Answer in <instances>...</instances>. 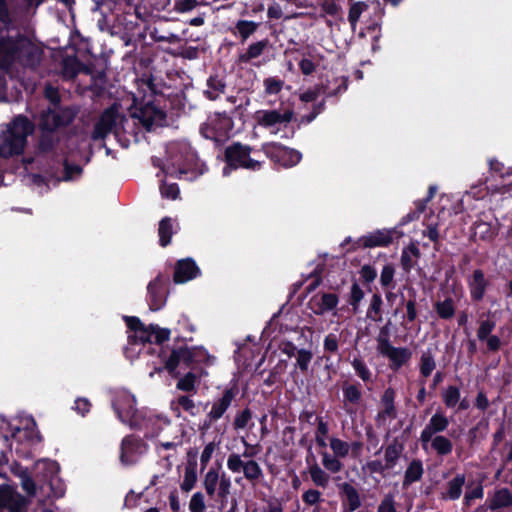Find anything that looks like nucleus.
<instances>
[{
	"label": "nucleus",
	"mask_w": 512,
	"mask_h": 512,
	"mask_svg": "<svg viewBox=\"0 0 512 512\" xmlns=\"http://www.w3.org/2000/svg\"><path fill=\"white\" fill-rule=\"evenodd\" d=\"M43 50L26 35L0 37V89H7L6 75L14 62L26 68L36 69L41 62Z\"/></svg>",
	"instance_id": "obj_1"
},
{
	"label": "nucleus",
	"mask_w": 512,
	"mask_h": 512,
	"mask_svg": "<svg viewBox=\"0 0 512 512\" xmlns=\"http://www.w3.org/2000/svg\"><path fill=\"white\" fill-rule=\"evenodd\" d=\"M34 131L33 123L24 115H18L7 125L2 132L0 143V158L9 159L24 152L27 138Z\"/></svg>",
	"instance_id": "obj_2"
},
{
	"label": "nucleus",
	"mask_w": 512,
	"mask_h": 512,
	"mask_svg": "<svg viewBox=\"0 0 512 512\" xmlns=\"http://www.w3.org/2000/svg\"><path fill=\"white\" fill-rule=\"evenodd\" d=\"M211 359L208 351L202 346L189 347L187 343L173 345L170 355L165 359V368L172 378H178L180 363L186 368H193L195 364H208Z\"/></svg>",
	"instance_id": "obj_3"
},
{
	"label": "nucleus",
	"mask_w": 512,
	"mask_h": 512,
	"mask_svg": "<svg viewBox=\"0 0 512 512\" xmlns=\"http://www.w3.org/2000/svg\"><path fill=\"white\" fill-rule=\"evenodd\" d=\"M78 113L79 108L74 105L47 107L39 113L38 127L41 132H57L70 126Z\"/></svg>",
	"instance_id": "obj_4"
},
{
	"label": "nucleus",
	"mask_w": 512,
	"mask_h": 512,
	"mask_svg": "<svg viewBox=\"0 0 512 512\" xmlns=\"http://www.w3.org/2000/svg\"><path fill=\"white\" fill-rule=\"evenodd\" d=\"M251 152L252 148L241 142H234L227 146L224 151L225 166L223 174L227 176L231 171L239 168L253 172L259 171L263 166V162L251 158Z\"/></svg>",
	"instance_id": "obj_5"
},
{
	"label": "nucleus",
	"mask_w": 512,
	"mask_h": 512,
	"mask_svg": "<svg viewBox=\"0 0 512 512\" xmlns=\"http://www.w3.org/2000/svg\"><path fill=\"white\" fill-rule=\"evenodd\" d=\"M233 128L234 122L229 114L216 112L200 126V133L204 138L212 140L216 146H221L230 138Z\"/></svg>",
	"instance_id": "obj_6"
},
{
	"label": "nucleus",
	"mask_w": 512,
	"mask_h": 512,
	"mask_svg": "<svg viewBox=\"0 0 512 512\" xmlns=\"http://www.w3.org/2000/svg\"><path fill=\"white\" fill-rule=\"evenodd\" d=\"M130 115L137 119L147 131H151L155 126H162L167 117L166 112L151 99L141 102L134 99Z\"/></svg>",
	"instance_id": "obj_7"
},
{
	"label": "nucleus",
	"mask_w": 512,
	"mask_h": 512,
	"mask_svg": "<svg viewBox=\"0 0 512 512\" xmlns=\"http://www.w3.org/2000/svg\"><path fill=\"white\" fill-rule=\"evenodd\" d=\"M126 123H128V119L124 115L121 116L119 114L116 106L108 107L101 113L99 119L94 124L91 139L94 141L104 140L112 132L117 135L120 129L125 131Z\"/></svg>",
	"instance_id": "obj_8"
},
{
	"label": "nucleus",
	"mask_w": 512,
	"mask_h": 512,
	"mask_svg": "<svg viewBox=\"0 0 512 512\" xmlns=\"http://www.w3.org/2000/svg\"><path fill=\"white\" fill-rule=\"evenodd\" d=\"M148 449V444L139 436L126 435L120 444L119 461L123 466H133L140 461Z\"/></svg>",
	"instance_id": "obj_9"
},
{
	"label": "nucleus",
	"mask_w": 512,
	"mask_h": 512,
	"mask_svg": "<svg viewBox=\"0 0 512 512\" xmlns=\"http://www.w3.org/2000/svg\"><path fill=\"white\" fill-rule=\"evenodd\" d=\"M262 150L267 158L283 168H291L302 159V154L298 150L276 142L264 144Z\"/></svg>",
	"instance_id": "obj_10"
},
{
	"label": "nucleus",
	"mask_w": 512,
	"mask_h": 512,
	"mask_svg": "<svg viewBox=\"0 0 512 512\" xmlns=\"http://www.w3.org/2000/svg\"><path fill=\"white\" fill-rule=\"evenodd\" d=\"M208 171V167L203 162L196 150L190 144L179 146V174L191 173V178H196Z\"/></svg>",
	"instance_id": "obj_11"
},
{
	"label": "nucleus",
	"mask_w": 512,
	"mask_h": 512,
	"mask_svg": "<svg viewBox=\"0 0 512 512\" xmlns=\"http://www.w3.org/2000/svg\"><path fill=\"white\" fill-rule=\"evenodd\" d=\"M170 276L159 273L147 286L148 304L152 311L162 309L169 294Z\"/></svg>",
	"instance_id": "obj_12"
},
{
	"label": "nucleus",
	"mask_w": 512,
	"mask_h": 512,
	"mask_svg": "<svg viewBox=\"0 0 512 512\" xmlns=\"http://www.w3.org/2000/svg\"><path fill=\"white\" fill-rule=\"evenodd\" d=\"M335 88L330 87V81L326 84L315 86L313 89H308L300 95V100L305 103L314 102L321 94H325L326 97H337L338 95L346 92L348 89L349 79L346 76L335 78Z\"/></svg>",
	"instance_id": "obj_13"
},
{
	"label": "nucleus",
	"mask_w": 512,
	"mask_h": 512,
	"mask_svg": "<svg viewBox=\"0 0 512 512\" xmlns=\"http://www.w3.org/2000/svg\"><path fill=\"white\" fill-rule=\"evenodd\" d=\"M131 429L144 431L145 438H154L162 431L160 417L150 411L142 410L134 416Z\"/></svg>",
	"instance_id": "obj_14"
},
{
	"label": "nucleus",
	"mask_w": 512,
	"mask_h": 512,
	"mask_svg": "<svg viewBox=\"0 0 512 512\" xmlns=\"http://www.w3.org/2000/svg\"><path fill=\"white\" fill-rule=\"evenodd\" d=\"M294 112L286 109L283 112L278 110H258L255 112V120L257 124L263 128L270 129L281 124H288L292 121Z\"/></svg>",
	"instance_id": "obj_15"
},
{
	"label": "nucleus",
	"mask_w": 512,
	"mask_h": 512,
	"mask_svg": "<svg viewBox=\"0 0 512 512\" xmlns=\"http://www.w3.org/2000/svg\"><path fill=\"white\" fill-rule=\"evenodd\" d=\"M135 405L136 400L134 396L128 394L118 396L112 401V408L116 413L117 418L122 423L129 425V427L133 423L134 416L142 411L137 409Z\"/></svg>",
	"instance_id": "obj_16"
},
{
	"label": "nucleus",
	"mask_w": 512,
	"mask_h": 512,
	"mask_svg": "<svg viewBox=\"0 0 512 512\" xmlns=\"http://www.w3.org/2000/svg\"><path fill=\"white\" fill-rule=\"evenodd\" d=\"M466 281L471 301L474 303L481 302L490 287V281L486 277L485 272L480 268L475 269L467 277Z\"/></svg>",
	"instance_id": "obj_17"
},
{
	"label": "nucleus",
	"mask_w": 512,
	"mask_h": 512,
	"mask_svg": "<svg viewBox=\"0 0 512 512\" xmlns=\"http://www.w3.org/2000/svg\"><path fill=\"white\" fill-rule=\"evenodd\" d=\"M201 276V270L196 261L191 258L179 259L174 266L173 281L175 284H184Z\"/></svg>",
	"instance_id": "obj_18"
},
{
	"label": "nucleus",
	"mask_w": 512,
	"mask_h": 512,
	"mask_svg": "<svg viewBox=\"0 0 512 512\" xmlns=\"http://www.w3.org/2000/svg\"><path fill=\"white\" fill-rule=\"evenodd\" d=\"M395 232V229H377L360 237L357 244L362 248L388 247L393 242Z\"/></svg>",
	"instance_id": "obj_19"
},
{
	"label": "nucleus",
	"mask_w": 512,
	"mask_h": 512,
	"mask_svg": "<svg viewBox=\"0 0 512 512\" xmlns=\"http://www.w3.org/2000/svg\"><path fill=\"white\" fill-rule=\"evenodd\" d=\"M378 352L383 357L388 358L389 367L393 371L400 370L412 357V351L407 347H395L393 345H389Z\"/></svg>",
	"instance_id": "obj_20"
},
{
	"label": "nucleus",
	"mask_w": 512,
	"mask_h": 512,
	"mask_svg": "<svg viewBox=\"0 0 512 512\" xmlns=\"http://www.w3.org/2000/svg\"><path fill=\"white\" fill-rule=\"evenodd\" d=\"M339 303V297L335 293H319L309 301V307L316 315H324L334 310Z\"/></svg>",
	"instance_id": "obj_21"
},
{
	"label": "nucleus",
	"mask_w": 512,
	"mask_h": 512,
	"mask_svg": "<svg viewBox=\"0 0 512 512\" xmlns=\"http://www.w3.org/2000/svg\"><path fill=\"white\" fill-rule=\"evenodd\" d=\"M396 391L393 387H387L380 397L382 409L376 415V422L385 421L386 419H395L397 417V409L395 405Z\"/></svg>",
	"instance_id": "obj_22"
},
{
	"label": "nucleus",
	"mask_w": 512,
	"mask_h": 512,
	"mask_svg": "<svg viewBox=\"0 0 512 512\" xmlns=\"http://www.w3.org/2000/svg\"><path fill=\"white\" fill-rule=\"evenodd\" d=\"M238 394V387L233 385L232 387L226 388L222 396L213 403L211 410L208 412L211 419L219 420L230 407L232 401Z\"/></svg>",
	"instance_id": "obj_23"
},
{
	"label": "nucleus",
	"mask_w": 512,
	"mask_h": 512,
	"mask_svg": "<svg viewBox=\"0 0 512 512\" xmlns=\"http://www.w3.org/2000/svg\"><path fill=\"white\" fill-rule=\"evenodd\" d=\"M11 437L17 442H22L25 440L30 445H34L42 441V435L38 431L34 419H31L30 423L27 424L23 429L17 427L12 432Z\"/></svg>",
	"instance_id": "obj_24"
},
{
	"label": "nucleus",
	"mask_w": 512,
	"mask_h": 512,
	"mask_svg": "<svg viewBox=\"0 0 512 512\" xmlns=\"http://www.w3.org/2000/svg\"><path fill=\"white\" fill-rule=\"evenodd\" d=\"M339 494L348 510L353 512L361 506V498L358 490L350 483L344 482L338 485Z\"/></svg>",
	"instance_id": "obj_25"
},
{
	"label": "nucleus",
	"mask_w": 512,
	"mask_h": 512,
	"mask_svg": "<svg viewBox=\"0 0 512 512\" xmlns=\"http://www.w3.org/2000/svg\"><path fill=\"white\" fill-rule=\"evenodd\" d=\"M471 237L470 240L473 242L477 241V237L482 241H492L498 234L491 223L483 221L481 219L476 220L471 226Z\"/></svg>",
	"instance_id": "obj_26"
},
{
	"label": "nucleus",
	"mask_w": 512,
	"mask_h": 512,
	"mask_svg": "<svg viewBox=\"0 0 512 512\" xmlns=\"http://www.w3.org/2000/svg\"><path fill=\"white\" fill-rule=\"evenodd\" d=\"M343 403L348 405L358 406L362 402L363 392L362 385L359 382L350 383L344 381L342 384Z\"/></svg>",
	"instance_id": "obj_27"
},
{
	"label": "nucleus",
	"mask_w": 512,
	"mask_h": 512,
	"mask_svg": "<svg viewBox=\"0 0 512 512\" xmlns=\"http://www.w3.org/2000/svg\"><path fill=\"white\" fill-rule=\"evenodd\" d=\"M309 454L306 457L307 464L313 463L309 466V474L312 482L322 488H326L329 485L330 476L316 463L315 457L311 452V447H309Z\"/></svg>",
	"instance_id": "obj_28"
},
{
	"label": "nucleus",
	"mask_w": 512,
	"mask_h": 512,
	"mask_svg": "<svg viewBox=\"0 0 512 512\" xmlns=\"http://www.w3.org/2000/svg\"><path fill=\"white\" fill-rule=\"evenodd\" d=\"M404 449V440H401L399 437H394L384 450V460L387 467H390L391 469L395 467Z\"/></svg>",
	"instance_id": "obj_29"
},
{
	"label": "nucleus",
	"mask_w": 512,
	"mask_h": 512,
	"mask_svg": "<svg viewBox=\"0 0 512 512\" xmlns=\"http://www.w3.org/2000/svg\"><path fill=\"white\" fill-rule=\"evenodd\" d=\"M512 506V492L508 488L496 489L488 498L490 510H498Z\"/></svg>",
	"instance_id": "obj_30"
},
{
	"label": "nucleus",
	"mask_w": 512,
	"mask_h": 512,
	"mask_svg": "<svg viewBox=\"0 0 512 512\" xmlns=\"http://www.w3.org/2000/svg\"><path fill=\"white\" fill-rule=\"evenodd\" d=\"M420 257L421 252L418 246L415 243H410L407 247L403 248L401 253L400 263L402 269L406 273H410Z\"/></svg>",
	"instance_id": "obj_31"
},
{
	"label": "nucleus",
	"mask_w": 512,
	"mask_h": 512,
	"mask_svg": "<svg viewBox=\"0 0 512 512\" xmlns=\"http://www.w3.org/2000/svg\"><path fill=\"white\" fill-rule=\"evenodd\" d=\"M465 474H457L454 478L447 482L446 491L442 493V499L455 501L462 495L463 486L465 484Z\"/></svg>",
	"instance_id": "obj_32"
},
{
	"label": "nucleus",
	"mask_w": 512,
	"mask_h": 512,
	"mask_svg": "<svg viewBox=\"0 0 512 512\" xmlns=\"http://www.w3.org/2000/svg\"><path fill=\"white\" fill-rule=\"evenodd\" d=\"M226 83L223 78L219 75H211L207 79V89L204 91V95L207 99L215 101L221 94L225 92Z\"/></svg>",
	"instance_id": "obj_33"
},
{
	"label": "nucleus",
	"mask_w": 512,
	"mask_h": 512,
	"mask_svg": "<svg viewBox=\"0 0 512 512\" xmlns=\"http://www.w3.org/2000/svg\"><path fill=\"white\" fill-rule=\"evenodd\" d=\"M196 330L195 326L191 323L190 319L186 315H181L177 321V326L173 328V331L176 333V337L174 339V345H178V343H187L193 340L192 337H185L181 335L183 331H188L189 333H194Z\"/></svg>",
	"instance_id": "obj_34"
},
{
	"label": "nucleus",
	"mask_w": 512,
	"mask_h": 512,
	"mask_svg": "<svg viewBox=\"0 0 512 512\" xmlns=\"http://www.w3.org/2000/svg\"><path fill=\"white\" fill-rule=\"evenodd\" d=\"M268 44V39H263L261 41L250 44L246 52L239 55V63L247 64L250 63L253 59L258 58L263 54L264 50L268 47Z\"/></svg>",
	"instance_id": "obj_35"
},
{
	"label": "nucleus",
	"mask_w": 512,
	"mask_h": 512,
	"mask_svg": "<svg viewBox=\"0 0 512 512\" xmlns=\"http://www.w3.org/2000/svg\"><path fill=\"white\" fill-rule=\"evenodd\" d=\"M172 218L166 216L159 221L158 235L159 245L161 247H167L171 243L173 232Z\"/></svg>",
	"instance_id": "obj_36"
},
{
	"label": "nucleus",
	"mask_w": 512,
	"mask_h": 512,
	"mask_svg": "<svg viewBox=\"0 0 512 512\" xmlns=\"http://www.w3.org/2000/svg\"><path fill=\"white\" fill-rule=\"evenodd\" d=\"M434 309L440 319L449 320L455 315V302L452 297H446L443 301L436 302Z\"/></svg>",
	"instance_id": "obj_37"
},
{
	"label": "nucleus",
	"mask_w": 512,
	"mask_h": 512,
	"mask_svg": "<svg viewBox=\"0 0 512 512\" xmlns=\"http://www.w3.org/2000/svg\"><path fill=\"white\" fill-rule=\"evenodd\" d=\"M383 299L380 293H374L367 309L366 317L374 322L382 321Z\"/></svg>",
	"instance_id": "obj_38"
},
{
	"label": "nucleus",
	"mask_w": 512,
	"mask_h": 512,
	"mask_svg": "<svg viewBox=\"0 0 512 512\" xmlns=\"http://www.w3.org/2000/svg\"><path fill=\"white\" fill-rule=\"evenodd\" d=\"M423 475V464L421 460L414 459L408 465L404 474V484L409 485L419 481Z\"/></svg>",
	"instance_id": "obj_39"
},
{
	"label": "nucleus",
	"mask_w": 512,
	"mask_h": 512,
	"mask_svg": "<svg viewBox=\"0 0 512 512\" xmlns=\"http://www.w3.org/2000/svg\"><path fill=\"white\" fill-rule=\"evenodd\" d=\"M449 423L448 417L439 409L432 415L427 425L432 429V432L438 434L444 432L448 428Z\"/></svg>",
	"instance_id": "obj_40"
},
{
	"label": "nucleus",
	"mask_w": 512,
	"mask_h": 512,
	"mask_svg": "<svg viewBox=\"0 0 512 512\" xmlns=\"http://www.w3.org/2000/svg\"><path fill=\"white\" fill-rule=\"evenodd\" d=\"M432 449L440 456H446L453 450L450 439L442 435H436L431 442Z\"/></svg>",
	"instance_id": "obj_41"
},
{
	"label": "nucleus",
	"mask_w": 512,
	"mask_h": 512,
	"mask_svg": "<svg viewBox=\"0 0 512 512\" xmlns=\"http://www.w3.org/2000/svg\"><path fill=\"white\" fill-rule=\"evenodd\" d=\"M365 293L359 283L354 280L348 295L347 303L352 307L354 312H357L361 301L363 300Z\"/></svg>",
	"instance_id": "obj_42"
},
{
	"label": "nucleus",
	"mask_w": 512,
	"mask_h": 512,
	"mask_svg": "<svg viewBox=\"0 0 512 512\" xmlns=\"http://www.w3.org/2000/svg\"><path fill=\"white\" fill-rule=\"evenodd\" d=\"M435 368H436V362H435L434 356L431 353V351L427 350V351L423 352L420 357V364H419L421 376H423L424 378L429 377Z\"/></svg>",
	"instance_id": "obj_43"
},
{
	"label": "nucleus",
	"mask_w": 512,
	"mask_h": 512,
	"mask_svg": "<svg viewBox=\"0 0 512 512\" xmlns=\"http://www.w3.org/2000/svg\"><path fill=\"white\" fill-rule=\"evenodd\" d=\"M219 472L217 468L211 467L205 474L203 486L208 496L213 497L216 492V487L219 481Z\"/></svg>",
	"instance_id": "obj_44"
},
{
	"label": "nucleus",
	"mask_w": 512,
	"mask_h": 512,
	"mask_svg": "<svg viewBox=\"0 0 512 512\" xmlns=\"http://www.w3.org/2000/svg\"><path fill=\"white\" fill-rule=\"evenodd\" d=\"M149 328L152 336V344L154 343L160 346L170 339V335L173 331V329L161 328L158 324H149Z\"/></svg>",
	"instance_id": "obj_45"
},
{
	"label": "nucleus",
	"mask_w": 512,
	"mask_h": 512,
	"mask_svg": "<svg viewBox=\"0 0 512 512\" xmlns=\"http://www.w3.org/2000/svg\"><path fill=\"white\" fill-rule=\"evenodd\" d=\"M245 478L254 483L263 477V471L260 465L255 460L246 461L243 469Z\"/></svg>",
	"instance_id": "obj_46"
},
{
	"label": "nucleus",
	"mask_w": 512,
	"mask_h": 512,
	"mask_svg": "<svg viewBox=\"0 0 512 512\" xmlns=\"http://www.w3.org/2000/svg\"><path fill=\"white\" fill-rule=\"evenodd\" d=\"M351 365L356 373V375L364 382H373L372 372L367 367L366 363L361 357H355Z\"/></svg>",
	"instance_id": "obj_47"
},
{
	"label": "nucleus",
	"mask_w": 512,
	"mask_h": 512,
	"mask_svg": "<svg viewBox=\"0 0 512 512\" xmlns=\"http://www.w3.org/2000/svg\"><path fill=\"white\" fill-rule=\"evenodd\" d=\"M197 482V468H194V464L186 465L184 472V479L180 485L182 491L188 493L196 485Z\"/></svg>",
	"instance_id": "obj_48"
},
{
	"label": "nucleus",
	"mask_w": 512,
	"mask_h": 512,
	"mask_svg": "<svg viewBox=\"0 0 512 512\" xmlns=\"http://www.w3.org/2000/svg\"><path fill=\"white\" fill-rule=\"evenodd\" d=\"M321 456L322 465L327 471L331 473H338L342 470L343 463L339 460L340 457L331 455L327 451L321 452Z\"/></svg>",
	"instance_id": "obj_49"
},
{
	"label": "nucleus",
	"mask_w": 512,
	"mask_h": 512,
	"mask_svg": "<svg viewBox=\"0 0 512 512\" xmlns=\"http://www.w3.org/2000/svg\"><path fill=\"white\" fill-rule=\"evenodd\" d=\"M461 393L457 386L450 385L442 393L443 403L447 408H454L460 401Z\"/></svg>",
	"instance_id": "obj_50"
},
{
	"label": "nucleus",
	"mask_w": 512,
	"mask_h": 512,
	"mask_svg": "<svg viewBox=\"0 0 512 512\" xmlns=\"http://www.w3.org/2000/svg\"><path fill=\"white\" fill-rule=\"evenodd\" d=\"M259 24L249 20H239L236 23V29L241 37L242 42L246 41L252 34L256 32Z\"/></svg>",
	"instance_id": "obj_51"
},
{
	"label": "nucleus",
	"mask_w": 512,
	"mask_h": 512,
	"mask_svg": "<svg viewBox=\"0 0 512 512\" xmlns=\"http://www.w3.org/2000/svg\"><path fill=\"white\" fill-rule=\"evenodd\" d=\"M178 382L176 384V388L183 392H192L195 391L197 375L192 371L187 372L184 376L178 377Z\"/></svg>",
	"instance_id": "obj_52"
},
{
	"label": "nucleus",
	"mask_w": 512,
	"mask_h": 512,
	"mask_svg": "<svg viewBox=\"0 0 512 512\" xmlns=\"http://www.w3.org/2000/svg\"><path fill=\"white\" fill-rule=\"evenodd\" d=\"M395 268L393 264L388 263L383 266L381 274H380V284L383 288H395L394 282Z\"/></svg>",
	"instance_id": "obj_53"
},
{
	"label": "nucleus",
	"mask_w": 512,
	"mask_h": 512,
	"mask_svg": "<svg viewBox=\"0 0 512 512\" xmlns=\"http://www.w3.org/2000/svg\"><path fill=\"white\" fill-rule=\"evenodd\" d=\"M284 84V80L278 77H267L263 81L264 92L267 95H276L282 91Z\"/></svg>",
	"instance_id": "obj_54"
},
{
	"label": "nucleus",
	"mask_w": 512,
	"mask_h": 512,
	"mask_svg": "<svg viewBox=\"0 0 512 512\" xmlns=\"http://www.w3.org/2000/svg\"><path fill=\"white\" fill-rule=\"evenodd\" d=\"M54 132H41L38 141V150L41 153H50L56 146V141L53 137Z\"/></svg>",
	"instance_id": "obj_55"
},
{
	"label": "nucleus",
	"mask_w": 512,
	"mask_h": 512,
	"mask_svg": "<svg viewBox=\"0 0 512 512\" xmlns=\"http://www.w3.org/2000/svg\"><path fill=\"white\" fill-rule=\"evenodd\" d=\"M128 342L130 344H152V336L150 332L149 325H144L139 331L135 334H131L128 336Z\"/></svg>",
	"instance_id": "obj_56"
},
{
	"label": "nucleus",
	"mask_w": 512,
	"mask_h": 512,
	"mask_svg": "<svg viewBox=\"0 0 512 512\" xmlns=\"http://www.w3.org/2000/svg\"><path fill=\"white\" fill-rule=\"evenodd\" d=\"M330 448L333 451V455L340 458L347 457L350 451L349 444L336 437L330 438Z\"/></svg>",
	"instance_id": "obj_57"
},
{
	"label": "nucleus",
	"mask_w": 512,
	"mask_h": 512,
	"mask_svg": "<svg viewBox=\"0 0 512 512\" xmlns=\"http://www.w3.org/2000/svg\"><path fill=\"white\" fill-rule=\"evenodd\" d=\"M368 8L365 2H356L350 6L348 13V21L352 27H355L361 14Z\"/></svg>",
	"instance_id": "obj_58"
},
{
	"label": "nucleus",
	"mask_w": 512,
	"mask_h": 512,
	"mask_svg": "<svg viewBox=\"0 0 512 512\" xmlns=\"http://www.w3.org/2000/svg\"><path fill=\"white\" fill-rule=\"evenodd\" d=\"M252 419L251 410L246 407L242 411L238 412L234 418L233 427L235 430L245 429L250 420Z\"/></svg>",
	"instance_id": "obj_59"
},
{
	"label": "nucleus",
	"mask_w": 512,
	"mask_h": 512,
	"mask_svg": "<svg viewBox=\"0 0 512 512\" xmlns=\"http://www.w3.org/2000/svg\"><path fill=\"white\" fill-rule=\"evenodd\" d=\"M496 327L495 320L486 319L480 322L477 329V338L479 341H484L488 336L492 335V331Z\"/></svg>",
	"instance_id": "obj_60"
},
{
	"label": "nucleus",
	"mask_w": 512,
	"mask_h": 512,
	"mask_svg": "<svg viewBox=\"0 0 512 512\" xmlns=\"http://www.w3.org/2000/svg\"><path fill=\"white\" fill-rule=\"evenodd\" d=\"M26 505L27 501L25 497L12 491L11 501L9 502V505H7L6 509H8L9 512H22Z\"/></svg>",
	"instance_id": "obj_61"
},
{
	"label": "nucleus",
	"mask_w": 512,
	"mask_h": 512,
	"mask_svg": "<svg viewBox=\"0 0 512 512\" xmlns=\"http://www.w3.org/2000/svg\"><path fill=\"white\" fill-rule=\"evenodd\" d=\"M320 8L326 15L334 18H338L342 12L341 6L335 0H324Z\"/></svg>",
	"instance_id": "obj_62"
},
{
	"label": "nucleus",
	"mask_w": 512,
	"mask_h": 512,
	"mask_svg": "<svg viewBox=\"0 0 512 512\" xmlns=\"http://www.w3.org/2000/svg\"><path fill=\"white\" fill-rule=\"evenodd\" d=\"M190 512H205L206 504L204 495L201 492H196L192 495L189 502Z\"/></svg>",
	"instance_id": "obj_63"
},
{
	"label": "nucleus",
	"mask_w": 512,
	"mask_h": 512,
	"mask_svg": "<svg viewBox=\"0 0 512 512\" xmlns=\"http://www.w3.org/2000/svg\"><path fill=\"white\" fill-rule=\"evenodd\" d=\"M377 512H398L393 494H386L377 507Z\"/></svg>",
	"instance_id": "obj_64"
}]
</instances>
